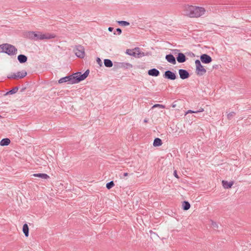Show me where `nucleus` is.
<instances>
[{
  "label": "nucleus",
  "instance_id": "1",
  "mask_svg": "<svg viewBox=\"0 0 251 251\" xmlns=\"http://www.w3.org/2000/svg\"><path fill=\"white\" fill-rule=\"evenodd\" d=\"M89 74V70H87L83 74H81V72H77L60 78L58 83L61 84L66 82L69 84L78 83L84 80L88 76Z\"/></svg>",
  "mask_w": 251,
  "mask_h": 251
},
{
  "label": "nucleus",
  "instance_id": "2",
  "mask_svg": "<svg viewBox=\"0 0 251 251\" xmlns=\"http://www.w3.org/2000/svg\"><path fill=\"white\" fill-rule=\"evenodd\" d=\"M205 11L203 7L188 5L184 7V14L191 18H197L204 15Z\"/></svg>",
  "mask_w": 251,
  "mask_h": 251
},
{
  "label": "nucleus",
  "instance_id": "3",
  "mask_svg": "<svg viewBox=\"0 0 251 251\" xmlns=\"http://www.w3.org/2000/svg\"><path fill=\"white\" fill-rule=\"evenodd\" d=\"M26 36L33 40L38 41L44 39H50L54 38V35L50 34H43L41 32L28 31Z\"/></svg>",
  "mask_w": 251,
  "mask_h": 251
},
{
  "label": "nucleus",
  "instance_id": "4",
  "mask_svg": "<svg viewBox=\"0 0 251 251\" xmlns=\"http://www.w3.org/2000/svg\"><path fill=\"white\" fill-rule=\"evenodd\" d=\"M17 49L15 46L7 43L0 45V52H4L9 55H15L17 53Z\"/></svg>",
  "mask_w": 251,
  "mask_h": 251
},
{
  "label": "nucleus",
  "instance_id": "5",
  "mask_svg": "<svg viewBox=\"0 0 251 251\" xmlns=\"http://www.w3.org/2000/svg\"><path fill=\"white\" fill-rule=\"evenodd\" d=\"M195 64L196 66V72L197 75H202L206 73V70L201 64V63L199 60L197 59L195 61Z\"/></svg>",
  "mask_w": 251,
  "mask_h": 251
},
{
  "label": "nucleus",
  "instance_id": "6",
  "mask_svg": "<svg viewBox=\"0 0 251 251\" xmlns=\"http://www.w3.org/2000/svg\"><path fill=\"white\" fill-rule=\"evenodd\" d=\"M26 75V72L25 70H23L21 72H18L16 74L14 73L11 75H9L7 76V78L10 79L23 78L25 77Z\"/></svg>",
  "mask_w": 251,
  "mask_h": 251
},
{
  "label": "nucleus",
  "instance_id": "7",
  "mask_svg": "<svg viewBox=\"0 0 251 251\" xmlns=\"http://www.w3.org/2000/svg\"><path fill=\"white\" fill-rule=\"evenodd\" d=\"M126 53L129 55L133 56L135 57H140L141 52L138 47L135 48L133 49H127L126 50Z\"/></svg>",
  "mask_w": 251,
  "mask_h": 251
},
{
  "label": "nucleus",
  "instance_id": "8",
  "mask_svg": "<svg viewBox=\"0 0 251 251\" xmlns=\"http://www.w3.org/2000/svg\"><path fill=\"white\" fill-rule=\"evenodd\" d=\"M75 54L78 57L83 58L85 55L84 48L83 46L79 45L76 47L75 49Z\"/></svg>",
  "mask_w": 251,
  "mask_h": 251
},
{
  "label": "nucleus",
  "instance_id": "9",
  "mask_svg": "<svg viewBox=\"0 0 251 251\" xmlns=\"http://www.w3.org/2000/svg\"><path fill=\"white\" fill-rule=\"evenodd\" d=\"M163 76L165 78L172 80H174L176 78V74L170 70L165 71L163 75Z\"/></svg>",
  "mask_w": 251,
  "mask_h": 251
},
{
  "label": "nucleus",
  "instance_id": "10",
  "mask_svg": "<svg viewBox=\"0 0 251 251\" xmlns=\"http://www.w3.org/2000/svg\"><path fill=\"white\" fill-rule=\"evenodd\" d=\"M201 61L204 64H208L212 62V58L207 54H202L200 56Z\"/></svg>",
  "mask_w": 251,
  "mask_h": 251
},
{
  "label": "nucleus",
  "instance_id": "11",
  "mask_svg": "<svg viewBox=\"0 0 251 251\" xmlns=\"http://www.w3.org/2000/svg\"><path fill=\"white\" fill-rule=\"evenodd\" d=\"M179 77L182 79H185L190 76L189 72L184 69H180L178 70Z\"/></svg>",
  "mask_w": 251,
  "mask_h": 251
},
{
  "label": "nucleus",
  "instance_id": "12",
  "mask_svg": "<svg viewBox=\"0 0 251 251\" xmlns=\"http://www.w3.org/2000/svg\"><path fill=\"white\" fill-rule=\"evenodd\" d=\"M176 59L178 63H184L186 61L187 58L184 54L181 52H179L176 57Z\"/></svg>",
  "mask_w": 251,
  "mask_h": 251
},
{
  "label": "nucleus",
  "instance_id": "13",
  "mask_svg": "<svg viewBox=\"0 0 251 251\" xmlns=\"http://www.w3.org/2000/svg\"><path fill=\"white\" fill-rule=\"evenodd\" d=\"M165 58L167 61L174 65L176 64V60L174 55L172 54H167L165 56Z\"/></svg>",
  "mask_w": 251,
  "mask_h": 251
},
{
  "label": "nucleus",
  "instance_id": "14",
  "mask_svg": "<svg viewBox=\"0 0 251 251\" xmlns=\"http://www.w3.org/2000/svg\"><path fill=\"white\" fill-rule=\"evenodd\" d=\"M148 74L149 75L151 76H157L159 75L160 72L157 69L155 68H153L149 70L148 71Z\"/></svg>",
  "mask_w": 251,
  "mask_h": 251
},
{
  "label": "nucleus",
  "instance_id": "15",
  "mask_svg": "<svg viewBox=\"0 0 251 251\" xmlns=\"http://www.w3.org/2000/svg\"><path fill=\"white\" fill-rule=\"evenodd\" d=\"M233 181H232L230 182H228L226 180L222 181V185L223 187L226 189L230 188L233 185Z\"/></svg>",
  "mask_w": 251,
  "mask_h": 251
},
{
  "label": "nucleus",
  "instance_id": "16",
  "mask_svg": "<svg viewBox=\"0 0 251 251\" xmlns=\"http://www.w3.org/2000/svg\"><path fill=\"white\" fill-rule=\"evenodd\" d=\"M18 60L20 63H25L27 60L26 56L24 54H20L17 57Z\"/></svg>",
  "mask_w": 251,
  "mask_h": 251
},
{
  "label": "nucleus",
  "instance_id": "17",
  "mask_svg": "<svg viewBox=\"0 0 251 251\" xmlns=\"http://www.w3.org/2000/svg\"><path fill=\"white\" fill-rule=\"evenodd\" d=\"M33 176H34L35 177H40V178H42L45 179H48V178H49V176L47 174H44V173L34 174L33 175Z\"/></svg>",
  "mask_w": 251,
  "mask_h": 251
},
{
  "label": "nucleus",
  "instance_id": "18",
  "mask_svg": "<svg viewBox=\"0 0 251 251\" xmlns=\"http://www.w3.org/2000/svg\"><path fill=\"white\" fill-rule=\"evenodd\" d=\"M10 143V140L8 138H3L0 142V145L1 146H5L8 145Z\"/></svg>",
  "mask_w": 251,
  "mask_h": 251
},
{
  "label": "nucleus",
  "instance_id": "19",
  "mask_svg": "<svg viewBox=\"0 0 251 251\" xmlns=\"http://www.w3.org/2000/svg\"><path fill=\"white\" fill-rule=\"evenodd\" d=\"M162 144L161 139L159 138H156L153 141V145L154 147H159Z\"/></svg>",
  "mask_w": 251,
  "mask_h": 251
},
{
  "label": "nucleus",
  "instance_id": "20",
  "mask_svg": "<svg viewBox=\"0 0 251 251\" xmlns=\"http://www.w3.org/2000/svg\"><path fill=\"white\" fill-rule=\"evenodd\" d=\"M28 231L29 228L27 225L26 224H25L23 226V231L26 237H27L29 235Z\"/></svg>",
  "mask_w": 251,
  "mask_h": 251
},
{
  "label": "nucleus",
  "instance_id": "21",
  "mask_svg": "<svg viewBox=\"0 0 251 251\" xmlns=\"http://www.w3.org/2000/svg\"><path fill=\"white\" fill-rule=\"evenodd\" d=\"M104 64L105 67L110 68L113 66L112 61L109 59H105L104 60Z\"/></svg>",
  "mask_w": 251,
  "mask_h": 251
},
{
  "label": "nucleus",
  "instance_id": "22",
  "mask_svg": "<svg viewBox=\"0 0 251 251\" xmlns=\"http://www.w3.org/2000/svg\"><path fill=\"white\" fill-rule=\"evenodd\" d=\"M119 66L121 68H124L125 69H128L132 67V65L131 64L125 62L121 63Z\"/></svg>",
  "mask_w": 251,
  "mask_h": 251
},
{
  "label": "nucleus",
  "instance_id": "23",
  "mask_svg": "<svg viewBox=\"0 0 251 251\" xmlns=\"http://www.w3.org/2000/svg\"><path fill=\"white\" fill-rule=\"evenodd\" d=\"M182 208L184 210H187L190 208V204L188 201H184L182 202Z\"/></svg>",
  "mask_w": 251,
  "mask_h": 251
},
{
  "label": "nucleus",
  "instance_id": "24",
  "mask_svg": "<svg viewBox=\"0 0 251 251\" xmlns=\"http://www.w3.org/2000/svg\"><path fill=\"white\" fill-rule=\"evenodd\" d=\"M18 89H19V87H15L13 88L10 91L7 92L5 94V95H12V94H15L18 91Z\"/></svg>",
  "mask_w": 251,
  "mask_h": 251
},
{
  "label": "nucleus",
  "instance_id": "25",
  "mask_svg": "<svg viewBox=\"0 0 251 251\" xmlns=\"http://www.w3.org/2000/svg\"><path fill=\"white\" fill-rule=\"evenodd\" d=\"M119 25L122 26H127L129 25V23L125 21H119L117 22Z\"/></svg>",
  "mask_w": 251,
  "mask_h": 251
},
{
  "label": "nucleus",
  "instance_id": "26",
  "mask_svg": "<svg viewBox=\"0 0 251 251\" xmlns=\"http://www.w3.org/2000/svg\"><path fill=\"white\" fill-rule=\"evenodd\" d=\"M114 186V183L113 181H111L109 182H108L106 185V187L108 189H110L111 188H112Z\"/></svg>",
  "mask_w": 251,
  "mask_h": 251
},
{
  "label": "nucleus",
  "instance_id": "27",
  "mask_svg": "<svg viewBox=\"0 0 251 251\" xmlns=\"http://www.w3.org/2000/svg\"><path fill=\"white\" fill-rule=\"evenodd\" d=\"M155 107H158V108H164L165 107V106L162 104H155L152 106V108H154Z\"/></svg>",
  "mask_w": 251,
  "mask_h": 251
},
{
  "label": "nucleus",
  "instance_id": "28",
  "mask_svg": "<svg viewBox=\"0 0 251 251\" xmlns=\"http://www.w3.org/2000/svg\"><path fill=\"white\" fill-rule=\"evenodd\" d=\"M211 226L214 229L217 228L218 227V224L214 221H211Z\"/></svg>",
  "mask_w": 251,
  "mask_h": 251
},
{
  "label": "nucleus",
  "instance_id": "29",
  "mask_svg": "<svg viewBox=\"0 0 251 251\" xmlns=\"http://www.w3.org/2000/svg\"><path fill=\"white\" fill-rule=\"evenodd\" d=\"M189 113H196V111L188 110L187 112H186L185 115Z\"/></svg>",
  "mask_w": 251,
  "mask_h": 251
},
{
  "label": "nucleus",
  "instance_id": "30",
  "mask_svg": "<svg viewBox=\"0 0 251 251\" xmlns=\"http://www.w3.org/2000/svg\"><path fill=\"white\" fill-rule=\"evenodd\" d=\"M116 31L117 32L118 35H120L122 33V30L120 28H118L116 29Z\"/></svg>",
  "mask_w": 251,
  "mask_h": 251
},
{
  "label": "nucleus",
  "instance_id": "31",
  "mask_svg": "<svg viewBox=\"0 0 251 251\" xmlns=\"http://www.w3.org/2000/svg\"><path fill=\"white\" fill-rule=\"evenodd\" d=\"M97 62H98V63L100 65V66H101V64H102V62H101V61L100 60V59L99 57H98L97 58Z\"/></svg>",
  "mask_w": 251,
  "mask_h": 251
},
{
  "label": "nucleus",
  "instance_id": "32",
  "mask_svg": "<svg viewBox=\"0 0 251 251\" xmlns=\"http://www.w3.org/2000/svg\"><path fill=\"white\" fill-rule=\"evenodd\" d=\"M204 111V109L203 108H200L198 110L196 111V113H199V112H202Z\"/></svg>",
  "mask_w": 251,
  "mask_h": 251
},
{
  "label": "nucleus",
  "instance_id": "33",
  "mask_svg": "<svg viewBox=\"0 0 251 251\" xmlns=\"http://www.w3.org/2000/svg\"><path fill=\"white\" fill-rule=\"evenodd\" d=\"M174 176L177 178H178V176L177 175V172L176 170L174 171Z\"/></svg>",
  "mask_w": 251,
  "mask_h": 251
},
{
  "label": "nucleus",
  "instance_id": "34",
  "mask_svg": "<svg viewBox=\"0 0 251 251\" xmlns=\"http://www.w3.org/2000/svg\"><path fill=\"white\" fill-rule=\"evenodd\" d=\"M234 115V112H231V113H230L228 114L227 115V117L228 119H230L231 117H232V116H233Z\"/></svg>",
  "mask_w": 251,
  "mask_h": 251
},
{
  "label": "nucleus",
  "instance_id": "35",
  "mask_svg": "<svg viewBox=\"0 0 251 251\" xmlns=\"http://www.w3.org/2000/svg\"><path fill=\"white\" fill-rule=\"evenodd\" d=\"M128 176L127 173H124L122 176H121V178H124V177L127 176Z\"/></svg>",
  "mask_w": 251,
  "mask_h": 251
},
{
  "label": "nucleus",
  "instance_id": "36",
  "mask_svg": "<svg viewBox=\"0 0 251 251\" xmlns=\"http://www.w3.org/2000/svg\"><path fill=\"white\" fill-rule=\"evenodd\" d=\"M108 30L110 32H112L113 30V27H109L108 28Z\"/></svg>",
  "mask_w": 251,
  "mask_h": 251
},
{
  "label": "nucleus",
  "instance_id": "37",
  "mask_svg": "<svg viewBox=\"0 0 251 251\" xmlns=\"http://www.w3.org/2000/svg\"><path fill=\"white\" fill-rule=\"evenodd\" d=\"M144 122L145 123H147V122H148V120H147V119H145V120H144Z\"/></svg>",
  "mask_w": 251,
  "mask_h": 251
},
{
  "label": "nucleus",
  "instance_id": "38",
  "mask_svg": "<svg viewBox=\"0 0 251 251\" xmlns=\"http://www.w3.org/2000/svg\"><path fill=\"white\" fill-rule=\"evenodd\" d=\"M176 51H179V50H175V53H176Z\"/></svg>",
  "mask_w": 251,
  "mask_h": 251
},
{
  "label": "nucleus",
  "instance_id": "39",
  "mask_svg": "<svg viewBox=\"0 0 251 251\" xmlns=\"http://www.w3.org/2000/svg\"><path fill=\"white\" fill-rule=\"evenodd\" d=\"M114 35H116V32H114Z\"/></svg>",
  "mask_w": 251,
  "mask_h": 251
}]
</instances>
